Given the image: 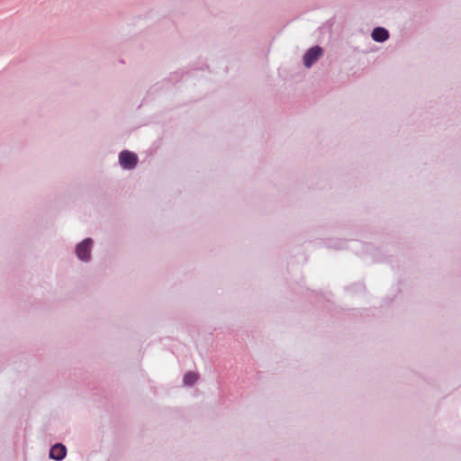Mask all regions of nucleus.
I'll return each instance as SVG.
<instances>
[{"instance_id":"1","label":"nucleus","mask_w":461,"mask_h":461,"mask_svg":"<svg viewBox=\"0 0 461 461\" xmlns=\"http://www.w3.org/2000/svg\"><path fill=\"white\" fill-rule=\"evenodd\" d=\"M120 164L123 168L131 169L138 162V157L135 153L124 150L119 156Z\"/></svg>"},{"instance_id":"3","label":"nucleus","mask_w":461,"mask_h":461,"mask_svg":"<svg viewBox=\"0 0 461 461\" xmlns=\"http://www.w3.org/2000/svg\"><path fill=\"white\" fill-rule=\"evenodd\" d=\"M322 54V50L319 46L311 48L303 57V63L306 68H310Z\"/></svg>"},{"instance_id":"4","label":"nucleus","mask_w":461,"mask_h":461,"mask_svg":"<svg viewBox=\"0 0 461 461\" xmlns=\"http://www.w3.org/2000/svg\"><path fill=\"white\" fill-rule=\"evenodd\" d=\"M67 450L62 444L54 445L50 451V456L55 460H62L66 456Z\"/></svg>"},{"instance_id":"6","label":"nucleus","mask_w":461,"mask_h":461,"mask_svg":"<svg viewBox=\"0 0 461 461\" xmlns=\"http://www.w3.org/2000/svg\"><path fill=\"white\" fill-rule=\"evenodd\" d=\"M198 379V375L193 372H189L185 375L184 376V384L186 385H192L194 384Z\"/></svg>"},{"instance_id":"2","label":"nucleus","mask_w":461,"mask_h":461,"mask_svg":"<svg viewBox=\"0 0 461 461\" xmlns=\"http://www.w3.org/2000/svg\"><path fill=\"white\" fill-rule=\"evenodd\" d=\"M92 243L91 239H86L77 246V255L81 260L86 261L90 258V248Z\"/></svg>"},{"instance_id":"5","label":"nucleus","mask_w":461,"mask_h":461,"mask_svg":"<svg viewBox=\"0 0 461 461\" xmlns=\"http://www.w3.org/2000/svg\"><path fill=\"white\" fill-rule=\"evenodd\" d=\"M389 37L388 32L382 27L375 28L372 32V38L374 41L378 42H383L386 41Z\"/></svg>"}]
</instances>
